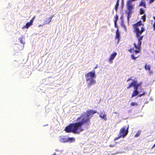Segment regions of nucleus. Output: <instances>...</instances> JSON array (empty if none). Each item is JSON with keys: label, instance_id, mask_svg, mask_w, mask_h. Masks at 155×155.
<instances>
[{"label": "nucleus", "instance_id": "nucleus-1", "mask_svg": "<svg viewBox=\"0 0 155 155\" xmlns=\"http://www.w3.org/2000/svg\"><path fill=\"white\" fill-rule=\"evenodd\" d=\"M97 113L96 110H88L86 114H82L81 116L77 119L78 122L71 123L66 126L65 131L67 133L72 132L75 134H78L84 130L82 126L84 125H89L90 123V118Z\"/></svg>", "mask_w": 155, "mask_h": 155}, {"label": "nucleus", "instance_id": "nucleus-2", "mask_svg": "<svg viewBox=\"0 0 155 155\" xmlns=\"http://www.w3.org/2000/svg\"><path fill=\"white\" fill-rule=\"evenodd\" d=\"M142 21H140L137 22L133 25L134 28L133 32L135 34V36L137 39L138 42L137 45L135 43H134V45L137 50L134 51L135 54L139 53L140 52L141 45L142 43L141 41L143 39L144 35H141L145 31V29L143 27Z\"/></svg>", "mask_w": 155, "mask_h": 155}, {"label": "nucleus", "instance_id": "nucleus-3", "mask_svg": "<svg viewBox=\"0 0 155 155\" xmlns=\"http://www.w3.org/2000/svg\"><path fill=\"white\" fill-rule=\"evenodd\" d=\"M141 83H137V81L134 80L127 87V89L130 88L132 86L134 87V90L133 91L131 96L132 98L137 96L139 93H142L141 94H140L138 95V97H140L145 94V92L144 91L143 89L141 86Z\"/></svg>", "mask_w": 155, "mask_h": 155}, {"label": "nucleus", "instance_id": "nucleus-4", "mask_svg": "<svg viewBox=\"0 0 155 155\" xmlns=\"http://www.w3.org/2000/svg\"><path fill=\"white\" fill-rule=\"evenodd\" d=\"M85 77L86 81H90L87 85L88 87H90L92 85L96 83V81L93 79L96 77L95 71L94 70L86 74H85Z\"/></svg>", "mask_w": 155, "mask_h": 155}, {"label": "nucleus", "instance_id": "nucleus-5", "mask_svg": "<svg viewBox=\"0 0 155 155\" xmlns=\"http://www.w3.org/2000/svg\"><path fill=\"white\" fill-rule=\"evenodd\" d=\"M132 3H130L129 2H127L126 4L127 10L126 12L127 15V18L128 20H129L131 17V15L133 12L132 9L134 8V5L131 4Z\"/></svg>", "mask_w": 155, "mask_h": 155}, {"label": "nucleus", "instance_id": "nucleus-6", "mask_svg": "<svg viewBox=\"0 0 155 155\" xmlns=\"http://www.w3.org/2000/svg\"><path fill=\"white\" fill-rule=\"evenodd\" d=\"M128 127H127L126 126H124L122 127L120 129L119 134L123 138L126 137L128 134Z\"/></svg>", "mask_w": 155, "mask_h": 155}, {"label": "nucleus", "instance_id": "nucleus-7", "mask_svg": "<svg viewBox=\"0 0 155 155\" xmlns=\"http://www.w3.org/2000/svg\"><path fill=\"white\" fill-rule=\"evenodd\" d=\"M35 18V16H34L29 22H28L26 23L25 25L23 26L22 28L24 29L25 28H26L28 29L31 25H32Z\"/></svg>", "mask_w": 155, "mask_h": 155}, {"label": "nucleus", "instance_id": "nucleus-8", "mask_svg": "<svg viewBox=\"0 0 155 155\" xmlns=\"http://www.w3.org/2000/svg\"><path fill=\"white\" fill-rule=\"evenodd\" d=\"M117 55V53L116 52H114L111 54L109 61V62L111 63L113 62V60L116 56Z\"/></svg>", "mask_w": 155, "mask_h": 155}, {"label": "nucleus", "instance_id": "nucleus-9", "mask_svg": "<svg viewBox=\"0 0 155 155\" xmlns=\"http://www.w3.org/2000/svg\"><path fill=\"white\" fill-rule=\"evenodd\" d=\"M53 16V15H52L51 17L47 18L46 20L44 21V25L49 24L51 21Z\"/></svg>", "mask_w": 155, "mask_h": 155}, {"label": "nucleus", "instance_id": "nucleus-10", "mask_svg": "<svg viewBox=\"0 0 155 155\" xmlns=\"http://www.w3.org/2000/svg\"><path fill=\"white\" fill-rule=\"evenodd\" d=\"M60 141L61 142H68V138L64 137H61Z\"/></svg>", "mask_w": 155, "mask_h": 155}, {"label": "nucleus", "instance_id": "nucleus-11", "mask_svg": "<svg viewBox=\"0 0 155 155\" xmlns=\"http://www.w3.org/2000/svg\"><path fill=\"white\" fill-rule=\"evenodd\" d=\"M115 38L117 39L118 41L119 40L120 38V34L118 29H117L116 31Z\"/></svg>", "mask_w": 155, "mask_h": 155}, {"label": "nucleus", "instance_id": "nucleus-12", "mask_svg": "<svg viewBox=\"0 0 155 155\" xmlns=\"http://www.w3.org/2000/svg\"><path fill=\"white\" fill-rule=\"evenodd\" d=\"M75 141V139L74 138L69 137L68 138V142L72 143L73 142H74Z\"/></svg>", "mask_w": 155, "mask_h": 155}, {"label": "nucleus", "instance_id": "nucleus-13", "mask_svg": "<svg viewBox=\"0 0 155 155\" xmlns=\"http://www.w3.org/2000/svg\"><path fill=\"white\" fill-rule=\"evenodd\" d=\"M150 68L151 67L150 66V65H147L146 64H145V66H144V68L145 70H148V71H150Z\"/></svg>", "mask_w": 155, "mask_h": 155}, {"label": "nucleus", "instance_id": "nucleus-14", "mask_svg": "<svg viewBox=\"0 0 155 155\" xmlns=\"http://www.w3.org/2000/svg\"><path fill=\"white\" fill-rule=\"evenodd\" d=\"M139 6H143L144 8H146V5L144 2L143 1H141L139 5Z\"/></svg>", "mask_w": 155, "mask_h": 155}, {"label": "nucleus", "instance_id": "nucleus-15", "mask_svg": "<svg viewBox=\"0 0 155 155\" xmlns=\"http://www.w3.org/2000/svg\"><path fill=\"white\" fill-rule=\"evenodd\" d=\"M141 130H138L137 132L136 133L135 135L134 136L135 137H137L139 136L140 135L141 133Z\"/></svg>", "mask_w": 155, "mask_h": 155}, {"label": "nucleus", "instance_id": "nucleus-16", "mask_svg": "<svg viewBox=\"0 0 155 155\" xmlns=\"http://www.w3.org/2000/svg\"><path fill=\"white\" fill-rule=\"evenodd\" d=\"M100 117L104 119L105 120H106L107 118L106 117V115L105 114H101L99 115Z\"/></svg>", "mask_w": 155, "mask_h": 155}, {"label": "nucleus", "instance_id": "nucleus-17", "mask_svg": "<svg viewBox=\"0 0 155 155\" xmlns=\"http://www.w3.org/2000/svg\"><path fill=\"white\" fill-rule=\"evenodd\" d=\"M119 0H117L116 4L114 8L116 10H117L118 7L119 5Z\"/></svg>", "mask_w": 155, "mask_h": 155}, {"label": "nucleus", "instance_id": "nucleus-18", "mask_svg": "<svg viewBox=\"0 0 155 155\" xmlns=\"http://www.w3.org/2000/svg\"><path fill=\"white\" fill-rule=\"evenodd\" d=\"M144 11L142 8H140V15L144 14Z\"/></svg>", "mask_w": 155, "mask_h": 155}, {"label": "nucleus", "instance_id": "nucleus-19", "mask_svg": "<svg viewBox=\"0 0 155 155\" xmlns=\"http://www.w3.org/2000/svg\"><path fill=\"white\" fill-rule=\"evenodd\" d=\"M131 56L132 59L133 60H135L139 56V55L137 57H135L133 54H132Z\"/></svg>", "mask_w": 155, "mask_h": 155}, {"label": "nucleus", "instance_id": "nucleus-20", "mask_svg": "<svg viewBox=\"0 0 155 155\" xmlns=\"http://www.w3.org/2000/svg\"><path fill=\"white\" fill-rule=\"evenodd\" d=\"M141 19H142L143 20V21L144 22L146 21V15H145V14H144L143 15V16H142L141 17Z\"/></svg>", "mask_w": 155, "mask_h": 155}, {"label": "nucleus", "instance_id": "nucleus-21", "mask_svg": "<svg viewBox=\"0 0 155 155\" xmlns=\"http://www.w3.org/2000/svg\"><path fill=\"white\" fill-rule=\"evenodd\" d=\"M138 105V104L135 102H132L130 104V106H137Z\"/></svg>", "mask_w": 155, "mask_h": 155}, {"label": "nucleus", "instance_id": "nucleus-22", "mask_svg": "<svg viewBox=\"0 0 155 155\" xmlns=\"http://www.w3.org/2000/svg\"><path fill=\"white\" fill-rule=\"evenodd\" d=\"M114 18L115 19V20L114 21V22H117V20L118 19V15L117 14L114 17Z\"/></svg>", "mask_w": 155, "mask_h": 155}, {"label": "nucleus", "instance_id": "nucleus-23", "mask_svg": "<svg viewBox=\"0 0 155 155\" xmlns=\"http://www.w3.org/2000/svg\"><path fill=\"white\" fill-rule=\"evenodd\" d=\"M121 137H121V136H120V135H119L118 137H115L114 138V140H118V139L120 138Z\"/></svg>", "mask_w": 155, "mask_h": 155}, {"label": "nucleus", "instance_id": "nucleus-24", "mask_svg": "<svg viewBox=\"0 0 155 155\" xmlns=\"http://www.w3.org/2000/svg\"><path fill=\"white\" fill-rule=\"evenodd\" d=\"M19 40L20 41V42L22 43V44H24V43L23 42V38H19Z\"/></svg>", "mask_w": 155, "mask_h": 155}, {"label": "nucleus", "instance_id": "nucleus-25", "mask_svg": "<svg viewBox=\"0 0 155 155\" xmlns=\"http://www.w3.org/2000/svg\"><path fill=\"white\" fill-rule=\"evenodd\" d=\"M153 18L155 20V21L154 22V23L153 26V29L155 30V16L153 17Z\"/></svg>", "mask_w": 155, "mask_h": 155}, {"label": "nucleus", "instance_id": "nucleus-26", "mask_svg": "<svg viewBox=\"0 0 155 155\" xmlns=\"http://www.w3.org/2000/svg\"><path fill=\"white\" fill-rule=\"evenodd\" d=\"M136 0H128L127 2H129L130 3H132V2H134Z\"/></svg>", "mask_w": 155, "mask_h": 155}, {"label": "nucleus", "instance_id": "nucleus-27", "mask_svg": "<svg viewBox=\"0 0 155 155\" xmlns=\"http://www.w3.org/2000/svg\"><path fill=\"white\" fill-rule=\"evenodd\" d=\"M133 49H132V48H130V49H129L128 50V51L130 52V53H131L132 52V51L133 50Z\"/></svg>", "mask_w": 155, "mask_h": 155}, {"label": "nucleus", "instance_id": "nucleus-28", "mask_svg": "<svg viewBox=\"0 0 155 155\" xmlns=\"http://www.w3.org/2000/svg\"><path fill=\"white\" fill-rule=\"evenodd\" d=\"M114 25H115V27L116 28H117L118 27L117 25V22H114Z\"/></svg>", "mask_w": 155, "mask_h": 155}, {"label": "nucleus", "instance_id": "nucleus-29", "mask_svg": "<svg viewBox=\"0 0 155 155\" xmlns=\"http://www.w3.org/2000/svg\"><path fill=\"white\" fill-rule=\"evenodd\" d=\"M155 0H150L149 3H151L153 2Z\"/></svg>", "mask_w": 155, "mask_h": 155}, {"label": "nucleus", "instance_id": "nucleus-30", "mask_svg": "<svg viewBox=\"0 0 155 155\" xmlns=\"http://www.w3.org/2000/svg\"><path fill=\"white\" fill-rule=\"evenodd\" d=\"M149 73L150 74H153V71H149Z\"/></svg>", "mask_w": 155, "mask_h": 155}, {"label": "nucleus", "instance_id": "nucleus-31", "mask_svg": "<svg viewBox=\"0 0 155 155\" xmlns=\"http://www.w3.org/2000/svg\"><path fill=\"white\" fill-rule=\"evenodd\" d=\"M131 80H132L131 79H130V78H128V79L127 80V81L128 82L129 81H130Z\"/></svg>", "mask_w": 155, "mask_h": 155}, {"label": "nucleus", "instance_id": "nucleus-32", "mask_svg": "<svg viewBox=\"0 0 155 155\" xmlns=\"http://www.w3.org/2000/svg\"><path fill=\"white\" fill-rule=\"evenodd\" d=\"M114 145H109V146L110 147H114Z\"/></svg>", "mask_w": 155, "mask_h": 155}, {"label": "nucleus", "instance_id": "nucleus-33", "mask_svg": "<svg viewBox=\"0 0 155 155\" xmlns=\"http://www.w3.org/2000/svg\"><path fill=\"white\" fill-rule=\"evenodd\" d=\"M155 147V143L153 145V146L152 147V148H153V147Z\"/></svg>", "mask_w": 155, "mask_h": 155}, {"label": "nucleus", "instance_id": "nucleus-34", "mask_svg": "<svg viewBox=\"0 0 155 155\" xmlns=\"http://www.w3.org/2000/svg\"><path fill=\"white\" fill-rule=\"evenodd\" d=\"M114 114H117V113L116 112H114Z\"/></svg>", "mask_w": 155, "mask_h": 155}, {"label": "nucleus", "instance_id": "nucleus-35", "mask_svg": "<svg viewBox=\"0 0 155 155\" xmlns=\"http://www.w3.org/2000/svg\"><path fill=\"white\" fill-rule=\"evenodd\" d=\"M41 26V25H39V27H40V26Z\"/></svg>", "mask_w": 155, "mask_h": 155}, {"label": "nucleus", "instance_id": "nucleus-36", "mask_svg": "<svg viewBox=\"0 0 155 155\" xmlns=\"http://www.w3.org/2000/svg\"><path fill=\"white\" fill-rule=\"evenodd\" d=\"M97 68V67H95V68H94V69H95V68Z\"/></svg>", "mask_w": 155, "mask_h": 155}]
</instances>
